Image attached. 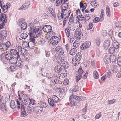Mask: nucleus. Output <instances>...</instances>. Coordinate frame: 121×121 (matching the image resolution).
<instances>
[{"mask_svg": "<svg viewBox=\"0 0 121 121\" xmlns=\"http://www.w3.org/2000/svg\"><path fill=\"white\" fill-rule=\"evenodd\" d=\"M10 106L12 109H13L15 108V104L13 100L11 101L10 103Z\"/></svg>", "mask_w": 121, "mask_h": 121, "instance_id": "2f4dec72", "label": "nucleus"}, {"mask_svg": "<svg viewBox=\"0 0 121 121\" xmlns=\"http://www.w3.org/2000/svg\"><path fill=\"white\" fill-rule=\"evenodd\" d=\"M111 70L113 73H116L118 71V69L116 68V66H112L111 68Z\"/></svg>", "mask_w": 121, "mask_h": 121, "instance_id": "a19ab883", "label": "nucleus"}, {"mask_svg": "<svg viewBox=\"0 0 121 121\" xmlns=\"http://www.w3.org/2000/svg\"><path fill=\"white\" fill-rule=\"evenodd\" d=\"M21 116L22 117H24L28 114L27 113H26V112L25 110L24 111H21Z\"/></svg>", "mask_w": 121, "mask_h": 121, "instance_id": "a18cd8bd", "label": "nucleus"}, {"mask_svg": "<svg viewBox=\"0 0 121 121\" xmlns=\"http://www.w3.org/2000/svg\"><path fill=\"white\" fill-rule=\"evenodd\" d=\"M91 42L88 41L82 43L80 46V49L81 50H85L88 48L90 46Z\"/></svg>", "mask_w": 121, "mask_h": 121, "instance_id": "423d86ee", "label": "nucleus"}, {"mask_svg": "<svg viewBox=\"0 0 121 121\" xmlns=\"http://www.w3.org/2000/svg\"><path fill=\"white\" fill-rule=\"evenodd\" d=\"M59 101L58 98L55 95H53L52 98L48 99L49 104L53 107H55V103H57Z\"/></svg>", "mask_w": 121, "mask_h": 121, "instance_id": "f03ea898", "label": "nucleus"}, {"mask_svg": "<svg viewBox=\"0 0 121 121\" xmlns=\"http://www.w3.org/2000/svg\"><path fill=\"white\" fill-rule=\"evenodd\" d=\"M27 27V24L25 22H24L23 23H22L21 25V29L23 30L25 29Z\"/></svg>", "mask_w": 121, "mask_h": 121, "instance_id": "c756f323", "label": "nucleus"}, {"mask_svg": "<svg viewBox=\"0 0 121 121\" xmlns=\"http://www.w3.org/2000/svg\"><path fill=\"white\" fill-rule=\"evenodd\" d=\"M81 35L80 32L78 31H75L74 36L77 40H79L80 39V38L81 37Z\"/></svg>", "mask_w": 121, "mask_h": 121, "instance_id": "a211bd4d", "label": "nucleus"}, {"mask_svg": "<svg viewBox=\"0 0 121 121\" xmlns=\"http://www.w3.org/2000/svg\"><path fill=\"white\" fill-rule=\"evenodd\" d=\"M10 45V42L9 41L5 43H2L1 44V47L2 48L4 51L8 49Z\"/></svg>", "mask_w": 121, "mask_h": 121, "instance_id": "6e6552de", "label": "nucleus"}, {"mask_svg": "<svg viewBox=\"0 0 121 121\" xmlns=\"http://www.w3.org/2000/svg\"><path fill=\"white\" fill-rule=\"evenodd\" d=\"M73 46L75 48H77L79 45V43L78 41H75L73 44Z\"/></svg>", "mask_w": 121, "mask_h": 121, "instance_id": "79ce46f5", "label": "nucleus"}, {"mask_svg": "<svg viewBox=\"0 0 121 121\" xmlns=\"http://www.w3.org/2000/svg\"><path fill=\"white\" fill-rule=\"evenodd\" d=\"M69 65L66 62H64L61 64V69H66L68 68Z\"/></svg>", "mask_w": 121, "mask_h": 121, "instance_id": "6ab92c4d", "label": "nucleus"}, {"mask_svg": "<svg viewBox=\"0 0 121 121\" xmlns=\"http://www.w3.org/2000/svg\"><path fill=\"white\" fill-rule=\"evenodd\" d=\"M117 64L120 66H121V57H119L117 59Z\"/></svg>", "mask_w": 121, "mask_h": 121, "instance_id": "49530a36", "label": "nucleus"}, {"mask_svg": "<svg viewBox=\"0 0 121 121\" xmlns=\"http://www.w3.org/2000/svg\"><path fill=\"white\" fill-rule=\"evenodd\" d=\"M29 28L27 33L31 37L36 38L39 37L42 34L38 27L35 26L32 23L29 24Z\"/></svg>", "mask_w": 121, "mask_h": 121, "instance_id": "f257e3e1", "label": "nucleus"}, {"mask_svg": "<svg viewBox=\"0 0 121 121\" xmlns=\"http://www.w3.org/2000/svg\"><path fill=\"white\" fill-rule=\"evenodd\" d=\"M106 14L108 17H110V16L111 13L110 8L108 6H107L106 10Z\"/></svg>", "mask_w": 121, "mask_h": 121, "instance_id": "393cba45", "label": "nucleus"}, {"mask_svg": "<svg viewBox=\"0 0 121 121\" xmlns=\"http://www.w3.org/2000/svg\"><path fill=\"white\" fill-rule=\"evenodd\" d=\"M69 101L70 102V103L69 104V105L70 106H73L74 105V102L72 101V100H69Z\"/></svg>", "mask_w": 121, "mask_h": 121, "instance_id": "680f3d73", "label": "nucleus"}, {"mask_svg": "<svg viewBox=\"0 0 121 121\" xmlns=\"http://www.w3.org/2000/svg\"><path fill=\"white\" fill-rule=\"evenodd\" d=\"M113 47L115 49H118L119 47V43L117 41H114L112 43Z\"/></svg>", "mask_w": 121, "mask_h": 121, "instance_id": "f3484780", "label": "nucleus"}, {"mask_svg": "<svg viewBox=\"0 0 121 121\" xmlns=\"http://www.w3.org/2000/svg\"><path fill=\"white\" fill-rule=\"evenodd\" d=\"M18 57H17V58L16 56H14L13 57L12 56L9 60L11 63L13 64H15L17 61V60Z\"/></svg>", "mask_w": 121, "mask_h": 121, "instance_id": "aec40b11", "label": "nucleus"}, {"mask_svg": "<svg viewBox=\"0 0 121 121\" xmlns=\"http://www.w3.org/2000/svg\"><path fill=\"white\" fill-rule=\"evenodd\" d=\"M59 41V39L56 36H53L51 37L50 39V42L53 45H57Z\"/></svg>", "mask_w": 121, "mask_h": 121, "instance_id": "20e7f679", "label": "nucleus"}, {"mask_svg": "<svg viewBox=\"0 0 121 121\" xmlns=\"http://www.w3.org/2000/svg\"><path fill=\"white\" fill-rule=\"evenodd\" d=\"M76 52V51L74 48L70 50V54L71 55H74Z\"/></svg>", "mask_w": 121, "mask_h": 121, "instance_id": "ea45409f", "label": "nucleus"}, {"mask_svg": "<svg viewBox=\"0 0 121 121\" xmlns=\"http://www.w3.org/2000/svg\"><path fill=\"white\" fill-rule=\"evenodd\" d=\"M104 11L102 9L101 11V13L100 17V19L101 21H102L104 18Z\"/></svg>", "mask_w": 121, "mask_h": 121, "instance_id": "72a5a7b5", "label": "nucleus"}, {"mask_svg": "<svg viewBox=\"0 0 121 121\" xmlns=\"http://www.w3.org/2000/svg\"><path fill=\"white\" fill-rule=\"evenodd\" d=\"M73 89H74L73 91L75 92L77 91L78 90V87L77 86H74L73 87Z\"/></svg>", "mask_w": 121, "mask_h": 121, "instance_id": "e2e57ef3", "label": "nucleus"}, {"mask_svg": "<svg viewBox=\"0 0 121 121\" xmlns=\"http://www.w3.org/2000/svg\"><path fill=\"white\" fill-rule=\"evenodd\" d=\"M33 111L37 114H39V113L42 112L43 109L39 106L35 107L33 109Z\"/></svg>", "mask_w": 121, "mask_h": 121, "instance_id": "9b49d317", "label": "nucleus"}, {"mask_svg": "<svg viewBox=\"0 0 121 121\" xmlns=\"http://www.w3.org/2000/svg\"><path fill=\"white\" fill-rule=\"evenodd\" d=\"M115 102V100L114 99H112L111 100H109L108 101V103L110 105L111 104H113Z\"/></svg>", "mask_w": 121, "mask_h": 121, "instance_id": "6e6d98bb", "label": "nucleus"}, {"mask_svg": "<svg viewBox=\"0 0 121 121\" xmlns=\"http://www.w3.org/2000/svg\"><path fill=\"white\" fill-rule=\"evenodd\" d=\"M65 33L66 36L67 37H69L70 34V31L68 28H66L65 29Z\"/></svg>", "mask_w": 121, "mask_h": 121, "instance_id": "473e14b6", "label": "nucleus"}, {"mask_svg": "<svg viewBox=\"0 0 121 121\" xmlns=\"http://www.w3.org/2000/svg\"><path fill=\"white\" fill-rule=\"evenodd\" d=\"M0 39L2 41L6 40L7 35V32L5 30H2L0 31Z\"/></svg>", "mask_w": 121, "mask_h": 121, "instance_id": "39448f33", "label": "nucleus"}, {"mask_svg": "<svg viewBox=\"0 0 121 121\" xmlns=\"http://www.w3.org/2000/svg\"><path fill=\"white\" fill-rule=\"evenodd\" d=\"M81 54L80 53L78 52L77 53L75 56V57L73 58L74 59L77 60L79 62L81 59Z\"/></svg>", "mask_w": 121, "mask_h": 121, "instance_id": "412c9836", "label": "nucleus"}, {"mask_svg": "<svg viewBox=\"0 0 121 121\" xmlns=\"http://www.w3.org/2000/svg\"><path fill=\"white\" fill-rule=\"evenodd\" d=\"M69 27L70 30L72 31H74L75 29V26L73 24H69Z\"/></svg>", "mask_w": 121, "mask_h": 121, "instance_id": "cd10ccee", "label": "nucleus"}, {"mask_svg": "<svg viewBox=\"0 0 121 121\" xmlns=\"http://www.w3.org/2000/svg\"><path fill=\"white\" fill-rule=\"evenodd\" d=\"M104 60L105 63L106 64H108L110 62V55L108 54L105 55Z\"/></svg>", "mask_w": 121, "mask_h": 121, "instance_id": "2eb2a0df", "label": "nucleus"}, {"mask_svg": "<svg viewBox=\"0 0 121 121\" xmlns=\"http://www.w3.org/2000/svg\"><path fill=\"white\" fill-rule=\"evenodd\" d=\"M2 99H0V109L4 112L6 113L7 112V109L5 105L2 101Z\"/></svg>", "mask_w": 121, "mask_h": 121, "instance_id": "1a4fd4ad", "label": "nucleus"}, {"mask_svg": "<svg viewBox=\"0 0 121 121\" xmlns=\"http://www.w3.org/2000/svg\"><path fill=\"white\" fill-rule=\"evenodd\" d=\"M72 61L73 65L75 66H77L79 64L78 60L74 59V58L72 59Z\"/></svg>", "mask_w": 121, "mask_h": 121, "instance_id": "a878e982", "label": "nucleus"}, {"mask_svg": "<svg viewBox=\"0 0 121 121\" xmlns=\"http://www.w3.org/2000/svg\"><path fill=\"white\" fill-rule=\"evenodd\" d=\"M25 21L24 19L23 18H22L19 19L18 22V24L19 25L21 24L22 23L24 22Z\"/></svg>", "mask_w": 121, "mask_h": 121, "instance_id": "8fccbe9b", "label": "nucleus"}, {"mask_svg": "<svg viewBox=\"0 0 121 121\" xmlns=\"http://www.w3.org/2000/svg\"><path fill=\"white\" fill-rule=\"evenodd\" d=\"M8 8H10L9 6H8L7 5H4L3 7L2 6V7L1 8L2 9L4 12L5 13L7 11Z\"/></svg>", "mask_w": 121, "mask_h": 121, "instance_id": "f704fd0d", "label": "nucleus"}, {"mask_svg": "<svg viewBox=\"0 0 121 121\" xmlns=\"http://www.w3.org/2000/svg\"><path fill=\"white\" fill-rule=\"evenodd\" d=\"M30 2H27L25 4L22 6L20 8L18 9L20 10H23L26 9L30 5Z\"/></svg>", "mask_w": 121, "mask_h": 121, "instance_id": "9d476101", "label": "nucleus"}, {"mask_svg": "<svg viewBox=\"0 0 121 121\" xmlns=\"http://www.w3.org/2000/svg\"><path fill=\"white\" fill-rule=\"evenodd\" d=\"M70 15V13H64L63 11L62 13H58L57 14V16L58 19L61 20L63 18H68Z\"/></svg>", "mask_w": 121, "mask_h": 121, "instance_id": "7ed1b4c3", "label": "nucleus"}, {"mask_svg": "<svg viewBox=\"0 0 121 121\" xmlns=\"http://www.w3.org/2000/svg\"><path fill=\"white\" fill-rule=\"evenodd\" d=\"M82 76L81 75H78L77 76L76 78V82H78L79 80L80 79L82 78Z\"/></svg>", "mask_w": 121, "mask_h": 121, "instance_id": "864d4df0", "label": "nucleus"}, {"mask_svg": "<svg viewBox=\"0 0 121 121\" xmlns=\"http://www.w3.org/2000/svg\"><path fill=\"white\" fill-rule=\"evenodd\" d=\"M55 50L57 53L59 55H62L64 53V51L61 47L60 46H57L55 48Z\"/></svg>", "mask_w": 121, "mask_h": 121, "instance_id": "0eeeda50", "label": "nucleus"}, {"mask_svg": "<svg viewBox=\"0 0 121 121\" xmlns=\"http://www.w3.org/2000/svg\"><path fill=\"white\" fill-rule=\"evenodd\" d=\"M96 43L97 46H99L100 44V42L99 38H97L96 40Z\"/></svg>", "mask_w": 121, "mask_h": 121, "instance_id": "bf43d9fd", "label": "nucleus"}, {"mask_svg": "<svg viewBox=\"0 0 121 121\" xmlns=\"http://www.w3.org/2000/svg\"><path fill=\"white\" fill-rule=\"evenodd\" d=\"M80 9L82 11L83 13L85 9L87 7V5L86 4V3H85L84 4H83L81 2L80 3Z\"/></svg>", "mask_w": 121, "mask_h": 121, "instance_id": "dca6fc26", "label": "nucleus"}, {"mask_svg": "<svg viewBox=\"0 0 121 121\" xmlns=\"http://www.w3.org/2000/svg\"><path fill=\"white\" fill-rule=\"evenodd\" d=\"M107 33L105 30H103L102 32V35L103 37H105L107 35Z\"/></svg>", "mask_w": 121, "mask_h": 121, "instance_id": "13d9d810", "label": "nucleus"}, {"mask_svg": "<svg viewBox=\"0 0 121 121\" xmlns=\"http://www.w3.org/2000/svg\"><path fill=\"white\" fill-rule=\"evenodd\" d=\"M99 19L98 17L95 18L93 20V22L95 23H96L99 22Z\"/></svg>", "mask_w": 121, "mask_h": 121, "instance_id": "338daca9", "label": "nucleus"}, {"mask_svg": "<svg viewBox=\"0 0 121 121\" xmlns=\"http://www.w3.org/2000/svg\"><path fill=\"white\" fill-rule=\"evenodd\" d=\"M68 6V4L65 3L62 6V11H63L64 13H70V12H69V11L67 10V8Z\"/></svg>", "mask_w": 121, "mask_h": 121, "instance_id": "f8f14e48", "label": "nucleus"}, {"mask_svg": "<svg viewBox=\"0 0 121 121\" xmlns=\"http://www.w3.org/2000/svg\"><path fill=\"white\" fill-rule=\"evenodd\" d=\"M19 49L18 47V51H20L21 53L23 55H25L27 52V51L23 48H20V47H19Z\"/></svg>", "mask_w": 121, "mask_h": 121, "instance_id": "5701e85b", "label": "nucleus"}, {"mask_svg": "<svg viewBox=\"0 0 121 121\" xmlns=\"http://www.w3.org/2000/svg\"><path fill=\"white\" fill-rule=\"evenodd\" d=\"M115 26L116 27L120 28L121 27V22H118L115 23Z\"/></svg>", "mask_w": 121, "mask_h": 121, "instance_id": "de8ad7c7", "label": "nucleus"}, {"mask_svg": "<svg viewBox=\"0 0 121 121\" xmlns=\"http://www.w3.org/2000/svg\"><path fill=\"white\" fill-rule=\"evenodd\" d=\"M49 11L50 12L51 14L52 15L53 17L55 18V13L54 11L53 10L52 8H50L49 9Z\"/></svg>", "mask_w": 121, "mask_h": 121, "instance_id": "4c0bfd02", "label": "nucleus"}, {"mask_svg": "<svg viewBox=\"0 0 121 121\" xmlns=\"http://www.w3.org/2000/svg\"><path fill=\"white\" fill-rule=\"evenodd\" d=\"M83 71L82 70L81 67L78 69V73L79 75H81L83 73Z\"/></svg>", "mask_w": 121, "mask_h": 121, "instance_id": "3c124183", "label": "nucleus"}, {"mask_svg": "<svg viewBox=\"0 0 121 121\" xmlns=\"http://www.w3.org/2000/svg\"><path fill=\"white\" fill-rule=\"evenodd\" d=\"M12 56V55H11L10 53L6 54L5 55V56L6 58L8 60H10L11 57Z\"/></svg>", "mask_w": 121, "mask_h": 121, "instance_id": "58836bf2", "label": "nucleus"}, {"mask_svg": "<svg viewBox=\"0 0 121 121\" xmlns=\"http://www.w3.org/2000/svg\"><path fill=\"white\" fill-rule=\"evenodd\" d=\"M10 69L11 71H13L15 70V67L14 65H11L10 67Z\"/></svg>", "mask_w": 121, "mask_h": 121, "instance_id": "0e129e2a", "label": "nucleus"}, {"mask_svg": "<svg viewBox=\"0 0 121 121\" xmlns=\"http://www.w3.org/2000/svg\"><path fill=\"white\" fill-rule=\"evenodd\" d=\"M16 103L17 104V108L18 109H20L21 107V104H20L19 101L18 100H17L16 101Z\"/></svg>", "mask_w": 121, "mask_h": 121, "instance_id": "69168bd1", "label": "nucleus"}, {"mask_svg": "<svg viewBox=\"0 0 121 121\" xmlns=\"http://www.w3.org/2000/svg\"><path fill=\"white\" fill-rule=\"evenodd\" d=\"M27 101H26L25 103V105L27 107H30V101L29 98H27Z\"/></svg>", "mask_w": 121, "mask_h": 121, "instance_id": "7c9ffc66", "label": "nucleus"}, {"mask_svg": "<svg viewBox=\"0 0 121 121\" xmlns=\"http://www.w3.org/2000/svg\"><path fill=\"white\" fill-rule=\"evenodd\" d=\"M30 101V104L32 105H33L36 104V101L33 99H31Z\"/></svg>", "mask_w": 121, "mask_h": 121, "instance_id": "052dcab7", "label": "nucleus"}, {"mask_svg": "<svg viewBox=\"0 0 121 121\" xmlns=\"http://www.w3.org/2000/svg\"><path fill=\"white\" fill-rule=\"evenodd\" d=\"M106 76L105 75H104L103 76V77H101V80L103 81H104V80L106 79Z\"/></svg>", "mask_w": 121, "mask_h": 121, "instance_id": "774afa93", "label": "nucleus"}, {"mask_svg": "<svg viewBox=\"0 0 121 121\" xmlns=\"http://www.w3.org/2000/svg\"><path fill=\"white\" fill-rule=\"evenodd\" d=\"M38 104L39 105V107L42 108H45L47 106V105L45 102H40L38 103Z\"/></svg>", "mask_w": 121, "mask_h": 121, "instance_id": "b1692460", "label": "nucleus"}, {"mask_svg": "<svg viewBox=\"0 0 121 121\" xmlns=\"http://www.w3.org/2000/svg\"><path fill=\"white\" fill-rule=\"evenodd\" d=\"M20 36L21 38L25 39L28 36V35L25 33H22L21 34Z\"/></svg>", "mask_w": 121, "mask_h": 121, "instance_id": "c9c22d12", "label": "nucleus"}, {"mask_svg": "<svg viewBox=\"0 0 121 121\" xmlns=\"http://www.w3.org/2000/svg\"><path fill=\"white\" fill-rule=\"evenodd\" d=\"M85 16L84 20L86 22V21H87L90 19V17L88 15H85Z\"/></svg>", "mask_w": 121, "mask_h": 121, "instance_id": "5fc2aeb1", "label": "nucleus"}, {"mask_svg": "<svg viewBox=\"0 0 121 121\" xmlns=\"http://www.w3.org/2000/svg\"><path fill=\"white\" fill-rule=\"evenodd\" d=\"M33 108L30 107H28L27 108V113L29 114H31L33 112Z\"/></svg>", "mask_w": 121, "mask_h": 121, "instance_id": "bb28decb", "label": "nucleus"}, {"mask_svg": "<svg viewBox=\"0 0 121 121\" xmlns=\"http://www.w3.org/2000/svg\"><path fill=\"white\" fill-rule=\"evenodd\" d=\"M116 56L113 55H111L110 56V61H111L112 62H115L116 60Z\"/></svg>", "mask_w": 121, "mask_h": 121, "instance_id": "c85d7f7f", "label": "nucleus"}, {"mask_svg": "<svg viewBox=\"0 0 121 121\" xmlns=\"http://www.w3.org/2000/svg\"><path fill=\"white\" fill-rule=\"evenodd\" d=\"M93 77L95 79H98L99 77L98 73L96 71H94L93 73Z\"/></svg>", "mask_w": 121, "mask_h": 121, "instance_id": "e433bc0d", "label": "nucleus"}, {"mask_svg": "<svg viewBox=\"0 0 121 121\" xmlns=\"http://www.w3.org/2000/svg\"><path fill=\"white\" fill-rule=\"evenodd\" d=\"M47 28V30H48V32H50L52 30V28L51 26L49 25H45Z\"/></svg>", "mask_w": 121, "mask_h": 121, "instance_id": "c03bdc74", "label": "nucleus"}, {"mask_svg": "<svg viewBox=\"0 0 121 121\" xmlns=\"http://www.w3.org/2000/svg\"><path fill=\"white\" fill-rule=\"evenodd\" d=\"M115 51L114 48L112 47H110L109 50V52L110 54H113Z\"/></svg>", "mask_w": 121, "mask_h": 121, "instance_id": "37998d69", "label": "nucleus"}, {"mask_svg": "<svg viewBox=\"0 0 121 121\" xmlns=\"http://www.w3.org/2000/svg\"><path fill=\"white\" fill-rule=\"evenodd\" d=\"M91 3L92 6L94 8H95L98 6V4L95 2H91Z\"/></svg>", "mask_w": 121, "mask_h": 121, "instance_id": "603ef678", "label": "nucleus"}, {"mask_svg": "<svg viewBox=\"0 0 121 121\" xmlns=\"http://www.w3.org/2000/svg\"><path fill=\"white\" fill-rule=\"evenodd\" d=\"M10 52L14 56H16L17 58L19 57V53L17 50L15 49H12L10 50Z\"/></svg>", "mask_w": 121, "mask_h": 121, "instance_id": "4468645a", "label": "nucleus"}, {"mask_svg": "<svg viewBox=\"0 0 121 121\" xmlns=\"http://www.w3.org/2000/svg\"><path fill=\"white\" fill-rule=\"evenodd\" d=\"M110 43V40L108 39L106 40L104 42L103 47L105 48H107L109 47Z\"/></svg>", "mask_w": 121, "mask_h": 121, "instance_id": "ddd939ff", "label": "nucleus"}, {"mask_svg": "<svg viewBox=\"0 0 121 121\" xmlns=\"http://www.w3.org/2000/svg\"><path fill=\"white\" fill-rule=\"evenodd\" d=\"M15 64H16V65L18 67L20 66L21 65V61H17Z\"/></svg>", "mask_w": 121, "mask_h": 121, "instance_id": "4d7b16f0", "label": "nucleus"}, {"mask_svg": "<svg viewBox=\"0 0 121 121\" xmlns=\"http://www.w3.org/2000/svg\"><path fill=\"white\" fill-rule=\"evenodd\" d=\"M101 112H100L97 114L95 116V119H99L101 117Z\"/></svg>", "mask_w": 121, "mask_h": 121, "instance_id": "09e8293b", "label": "nucleus"}, {"mask_svg": "<svg viewBox=\"0 0 121 121\" xmlns=\"http://www.w3.org/2000/svg\"><path fill=\"white\" fill-rule=\"evenodd\" d=\"M77 17L79 21H82V23L84 24L85 23V21L84 20V17L82 15H78Z\"/></svg>", "mask_w": 121, "mask_h": 121, "instance_id": "4be33fe9", "label": "nucleus"}]
</instances>
